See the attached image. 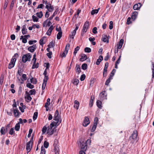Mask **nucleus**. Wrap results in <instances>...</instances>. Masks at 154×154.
<instances>
[{
  "label": "nucleus",
  "mask_w": 154,
  "mask_h": 154,
  "mask_svg": "<svg viewBox=\"0 0 154 154\" xmlns=\"http://www.w3.org/2000/svg\"><path fill=\"white\" fill-rule=\"evenodd\" d=\"M138 135L137 132V130H134L132 134L130 137L129 140L130 141V143L132 144L134 143V141L136 140Z\"/></svg>",
  "instance_id": "f257e3e1"
},
{
  "label": "nucleus",
  "mask_w": 154,
  "mask_h": 154,
  "mask_svg": "<svg viewBox=\"0 0 154 154\" xmlns=\"http://www.w3.org/2000/svg\"><path fill=\"white\" fill-rule=\"evenodd\" d=\"M31 57L30 53L24 54L22 57V61L24 63H26L27 61H29Z\"/></svg>",
  "instance_id": "f03ea898"
},
{
  "label": "nucleus",
  "mask_w": 154,
  "mask_h": 154,
  "mask_svg": "<svg viewBox=\"0 0 154 154\" xmlns=\"http://www.w3.org/2000/svg\"><path fill=\"white\" fill-rule=\"evenodd\" d=\"M79 143L81 149H82V150L84 151H86L87 146V143H86V142H85L84 141L81 140L79 141Z\"/></svg>",
  "instance_id": "7ed1b4c3"
},
{
  "label": "nucleus",
  "mask_w": 154,
  "mask_h": 154,
  "mask_svg": "<svg viewBox=\"0 0 154 154\" xmlns=\"http://www.w3.org/2000/svg\"><path fill=\"white\" fill-rule=\"evenodd\" d=\"M54 120L57 121L56 123V125L58 126L61 123V119L60 116L59 115H54Z\"/></svg>",
  "instance_id": "20e7f679"
},
{
  "label": "nucleus",
  "mask_w": 154,
  "mask_h": 154,
  "mask_svg": "<svg viewBox=\"0 0 154 154\" xmlns=\"http://www.w3.org/2000/svg\"><path fill=\"white\" fill-rule=\"evenodd\" d=\"M10 124H9L6 125L5 128L3 127L1 128L0 130V133L2 135L5 134V133L8 131V128H10Z\"/></svg>",
  "instance_id": "39448f33"
},
{
  "label": "nucleus",
  "mask_w": 154,
  "mask_h": 154,
  "mask_svg": "<svg viewBox=\"0 0 154 154\" xmlns=\"http://www.w3.org/2000/svg\"><path fill=\"white\" fill-rule=\"evenodd\" d=\"M32 141L30 140L26 143V149L27 153L29 152L32 148Z\"/></svg>",
  "instance_id": "423d86ee"
},
{
  "label": "nucleus",
  "mask_w": 154,
  "mask_h": 154,
  "mask_svg": "<svg viewBox=\"0 0 154 154\" xmlns=\"http://www.w3.org/2000/svg\"><path fill=\"white\" fill-rule=\"evenodd\" d=\"M98 120V118L95 117V118L94 124L92 127V129L91 130V132H93L95 131L97 127V125Z\"/></svg>",
  "instance_id": "0eeeda50"
},
{
  "label": "nucleus",
  "mask_w": 154,
  "mask_h": 154,
  "mask_svg": "<svg viewBox=\"0 0 154 154\" xmlns=\"http://www.w3.org/2000/svg\"><path fill=\"white\" fill-rule=\"evenodd\" d=\"M106 91H104L101 92L99 95L100 99L101 100H103L104 99H107V94H105Z\"/></svg>",
  "instance_id": "6e6552de"
},
{
  "label": "nucleus",
  "mask_w": 154,
  "mask_h": 154,
  "mask_svg": "<svg viewBox=\"0 0 154 154\" xmlns=\"http://www.w3.org/2000/svg\"><path fill=\"white\" fill-rule=\"evenodd\" d=\"M36 44L33 45H32L29 47L27 49L31 53H33L37 48Z\"/></svg>",
  "instance_id": "1a4fd4ad"
},
{
  "label": "nucleus",
  "mask_w": 154,
  "mask_h": 154,
  "mask_svg": "<svg viewBox=\"0 0 154 154\" xmlns=\"http://www.w3.org/2000/svg\"><path fill=\"white\" fill-rule=\"evenodd\" d=\"M89 22L86 21L82 29V32H86L88 28L89 25Z\"/></svg>",
  "instance_id": "9d476101"
},
{
  "label": "nucleus",
  "mask_w": 154,
  "mask_h": 154,
  "mask_svg": "<svg viewBox=\"0 0 154 154\" xmlns=\"http://www.w3.org/2000/svg\"><path fill=\"white\" fill-rule=\"evenodd\" d=\"M90 123V122L89 118L87 117H85L83 123V125L85 127L87 126Z\"/></svg>",
  "instance_id": "9b49d317"
},
{
  "label": "nucleus",
  "mask_w": 154,
  "mask_h": 154,
  "mask_svg": "<svg viewBox=\"0 0 154 154\" xmlns=\"http://www.w3.org/2000/svg\"><path fill=\"white\" fill-rule=\"evenodd\" d=\"M109 66V63L108 62L106 63L105 65L104 69H103V77H106V74L107 72V68Z\"/></svg>",
  "instance_id": "f8f14e48"
},
{
  "label": "nucleus",
  "mask_w": 154,
  "mask_h": 154,
  "mask_svg": "<svg viewBox=\"0 0 154 154\" xmlns=\"http://www.w3.org/2000/svg\"><path fill=\"white\" fill-rule=\"evenodd\" d=\"M56 131V129L55 127L52 129L51 128H48L47 131V133L50 135H51L53 134L54 132Z\"/></svg>",
  "instance_id": "ddd939ff"
},
{
  "label": "nucleus",
  "mask_w": 154,
  "mask_h": 154,
  "mask_svg": "<svg viewBox=\"0 0 154 154\" xmlns=\"http://www.w3.org/2000/svg\"><path fill=\"white\" fill-rule=\"evenodd\" d=\"M13 111L15 117H18L19 116L21 115V113L17 109H14Z\"/></svg>",
  "instance_id": "4468645a"
},
{
  "label": "nucleus",
  "mask_w": 154,
  "mask_h": 154,
  "mask_svg": "<svg viewBox=\"0 0 154 154\" xmlns=\"http://www.w3.org/2000/svg\"><path fill=\"white\" fill-rule=\"evenodd\" d=\"M142 5L140 3H138L134 5L133 7V8L134 10H139L141 7L142 6Z\"/></svg>",
  "instance_id": "2eb2a0df"
},
{
  "label": "nucleus",
  "mask_w": 154,
  "mask_h": 154,
  "mask_svg": "<svg viewBox=\"0 0 154 154\" xmlns=\"http://www.w3.org/2000/svg\"><path fill=\"white\" fill-rule=\"evenodd\" d=\"M26 94L27 97H25V99H27L29 101H27L26 100V101L27 102H29L32 99V98L30 96V94H29V93L27 91H26Z\"/></svg>",
  "instance_id": "dca6fc26"
},
{
  "label": "nucleus",
  "mask_w": 154,
  "mask_h": 154,
  "mask_svg": "<svg viewBox=\"0 0 154 154\" xmlns=\"http://www.w3.org/2000/svg\"><path fill=\"white\" fill-rule=\"evenodd\" d=\"M81 58L79 59V60L81 62H83L88 59L87 55L85 54H82L81 55Z\"/></svg>",
  "instance_id": "f3484780"
},
{
  "label": "nucleus",
  "mask_w": 154,
  "mask_h": 154,
  "mask_svg": "<svg viewBox=\"0 0 154 154\" xmlns=\"http://www.w3.org/2000/svg\"><path fill=\"white\" fill-rule=\"evenodd\" d=\"M54 28V27L53 26H51L46 32L47 35H48L50 36L51 35V32Z\"/></svg>",
  "instance_id": "a211bd4d"
},
{
  "label": "nucleus",
  "mask_w": 154,
  "mask_h": 154,
  "mask_svg": "<svg viewBox=\"0 0 154 154\" xmlns=\"http://www.w3.org/2000/svg\"><path fill=\"white\" fill-rule=\"evenodd\" d=\"M75 71L78 74H79L81 72V67L79 65L76 64L75 68Z\"/></svg>",
  "instance_id": "6ab92c4d"
},
{
  "label": "nucleus",
  "mask_w": 154,
  "mask_h": 154,
  "mask_svg": "<svg viewBox=\"0 0 154 154\" xmlns=\"http://www.w3.org/2000/svg\"><path fill=\"white\" fill-rule=\"evenodd\" d=\"M22 33L23 35L27 34V30L26 28V25H24L23 26L22 29Z\"/></svg>",
  "instance_id": "aec40b11"
},
{
  "label": "nucleus",
  "mask_w": 154,
  "mask_h": 154,
  "mask_svg": "<svg viewBox=\"0 0 154 154\" xmlns=\"http://www.w3.org/2000/svg\"><path fill=\"white\" fill-rule=\"evenodd\" d=\"M59 29H60V31H59V32L57 35V38L58 39H60L62 36V32L61 30V28L60 27H59Z\"/></svg>",
  "instance_id": "412c9836"
},
{
  "label": "nucleus",
  "mask_w": 154,
  "mask_h": 154,
  "mask_svg": "<svg viewBox=\"0 0 154 154\" xmlns=\"http://www.w3.org/2000/svg\"><path fill=\"white\" fill-rule=\"evenodd\" d=\"M138 12L137 11H134L132 14L131 18L132 20H134L137 18L138 15Z\"/></svg>",
  "instance_id": "4be33fe9"
},
{
  "label": "nucleus",
  "mask_w": 154,
  "mask_h": 154,
  "mask_svg": "<svg viewBox=\"0 0 154 154\" xmlns=\"http://www.w3.org/2000/svg\"><path fill=\"white\" fill-rule=\"evenodd\" d=\"M124 42V40L123 39H121L119 43L117 44V48L119 49H121L122 46Z\"/></svg>",
  "instance_id": "5701e85b"
},
{
  "label": "nucleus",
  "mask_w": 154,
  "mask_h": 154,
  "mask_svg": "<svg viewBox=\"0 0 154 154\" xmlns=\"http://www.w3.org/2000/svg\"><path fill=\"white\" fill-rule=\"evenodd\" d=\"M46 8H47L48 11L50 12H52L54 10V7L53 5L48 7V5H46Z\"/></svg>",
  "instance_id": "b1692460"
},
{
  "label": "nucleus",
  "mask_w": 154,
  "mask_h": 154,
  "mask_svg": "<svg viewBox=\"0 0 154 154\" xmlns=\"http://www.w3.org/2000/svg\"><path fill=\"white\" fill-rule=\"evenodd\" d=\"M79 102L77 100H75L74 101V107L75 108L77 109H78L79 106Z\"/></svg>",
  "instance_id": "393cba45"
},
{
  "label": "nucleus",
  "mask_w": 154,
  "mask_h": 154,
  "mask_svg": "<svg viewBox=\"0 0 154 154\" xmlns=\"http://www.w3.org/2000/svg\"><path fill=\"white\" fill-rule=\"evenodd\" d=\"M31 83L33 84H36L37 83V80L36 79L32 77L30 79Z\"/></svg>",
  "instance_id": "a878e982"
},
{
  "label": "nucleus",
  "mask_w": 154,
  "mask_h": 154,
  "mask_svg": "<svg viewBox=\"0 0 154 154\" xmlns=\"http://www.w3.org/2000/svg\"><path fill=\"white\" fill-rule=\"evenodd\" d=\"M97 106L100 109L102 108V102L100 100H98L96 102Z\"/></svg>",
  "instance_id": "bb28decb"
},
{
  "label": "nucleus",
  "mask_w": 154,
  "mask_h": 154,
  "mask_svg": "<svg viewBox=\"0 0 154 154\" xmlns=\"http://www.w3.org/2000/svg\"><path fill=\"white\" fill-rule=\"evenodd\" d=\"M46 37L44 36L42 38L40 39L39 40V44L40 45H41L43 47V45L45 44L44 42H43V40L44 38H45Z\"/></svg>",
  "instance_id": "cd10ccee"
},
{
  "label": "nucleus",
  "mask_w": 154,
  "mask_h": 154,
  "mask_svg": "<svg viewBox=\"0 0 154 154\" xmlns=\"http://www.w3.org/2000/svg\"><path fill=\"white\" fill-rule=\"evenodd\" d=\"M16 60V59L15 58H12L9 64H11L14 66Z\"/></svg>",
  "instance_id": "c85d7f7f"
},
{
  "label": "nucleus",
  "mask_w": 154,
  "mask_h": 154,
  "mask_svg": "<svg viewBox=\"0 0 154 154\" xmlns=\"http://www.w3.org/2000/svg\"><path fill=\"white\" fill-rule=\"evenodd\" d=\"M95 79L93 78H92L90 81V86L92 87L94 83V82Z\"/></svg>",
  "instance_id": "c756f323"
},
{
  "label": "nucleus",
  "mask_w": 154,
  "mask_h": 154,
  "mask_svg": "<svg viewBox=\"0 0 154 154\" xmlns=\"http://www.w3.org/2000/svg\"><path fill=\"white\" fill-rule=\"evenodd\" d=\"M54 17L52 15L49 18L47 19L45 21H44V22H43V27H45V24H46V23L47 22V20H51L53 19V18Z\"/></svg>",
  "instance_id": "7c9ffc66"
},
{
  "label": "nucleus",
  "mask_w": 154,
  "mask_h": 154,
  "mask_svg": "<svg viewBox=\"0 0 154 154\" xmlns=\"http://www.w3.org/2000/svg\"><path fill=\"white\" fill-rule=\"evenodd\" d=\"M32 18L33 20V21L34 22H37L38 21V18L36 17V16L34 15H33L32 16Z\"/></svg>",
  "instance_id": "2f4dec72"
},
{
  "label": "nucleus",
  "mask_w": 154,
  "mask_h": 154,
  "mask_svg": "<svg viewBox=\"0 0 154 154\" xmlns=\"http://www.w3.org/2000/svg\"><path fill=\"white\" fill-rule=\"evenodd\" d=\"M26 87L30 89H32L34 88V86L30 83H28L26 84Z\"/></svg>",
  "instance_id": "473e14b6"
},
{
  "label": "nucleus",
  "mask_w": 154,
  "mask_h": 154,
  "mask_svg": "<svg viewBox=\"0 0 154 154\" xmlns=\"http://www.w3.org/2000/svg\"><path fill=\"white\" fill-rule=\"evenodd\" d=\"M94 97H93V98H92V96L91 97V100L90 101L89 104V106L91 107L93 106V101L94 100Z\"/></svg>",
  "instance_id": "72a5a7b5"
},
{
  "label": "nucleus",
  "mask_w": 154,
  "mask_h": 154,
  "mask_svg": "<svg viewBox=\"0 0 154 154\" xmlns=\"http://www.w3.org/2000/svg\"><path fill=\"white\" fill-rule=\"evenodd\" d=\"M20 124L19 123H17L16 124L15 127V129L16 131H19L20 128Z\"/></svg>",
  "instance_id": "f704fd0d"
},
{
  "label": "nucleus",
  "mask_w": 154,
  "mask_h": 154,
  "mask_svg": "<svg viewBox=\"0 0 154 154\" xmlns=\"http://www.w3.org/2000/svg\"><path fill=\"white\" fill-rule=\"evenodd\" d=\"M87 67L88 66L87 64L85 63L82 65V69L85 70L87 69Z\"/></svg>",
  "instance_id": "c9c22d12"
},
{
  "label": "nucleus",
  "mask_w": 154,
  "mask_h": 154,
  "mask_svg": "<svg viewBox=\"0 0 154 154\" xmlns=\"http://www.w3.org/2000/svg\"><path fill=\"white\" fill-rule=\"evenodd\" d=\"M46 150L42 146L41 148V151L40 154H45Z\"/></svg>",
  "instance_id": "e433bc0d"
},
{
  "label": "nucleus",
  "mask_w": 154,
  "mask_h": 154,
  "mask_svg": "<svg viewBox=\"0 0 154 154\" xmlns=\"http://www.w3.org/2000/svg\"><path fill=\"white\" fill-rule=\"evenodd\" d=\"M107 37V36L106 35H105V36L103 37H102V40L104 42H107V43H108L109 40L108 39H107L106 38Z\"/></svg>",
  "instance_id": "4c0bfd02"
},
{
  "label": "nucleus",
  "mask_w": 154,
  "mask_h": 154,
  "mask_svg": "<svg viewBox=\"0 0 154 154\" xmlns=\"http://www.w3.org/2000/svg\"><path fill=\"white\" fill-rule=\"evenodd\" d=\"M80 49V47L79 46H77L75 48L74 50V52L73 54L74 55H75L77 51L79 50Z\"/></svg>",
  "instance_id": "58836bf2"
},
{
  "label": "nucleus",
  "mask_w": 154,
  "mask_h": 154,
  "mask_svg": "<svg viewBox=\"0 0 154 154\" xmlns=\"http://www.w3.org/2000/svg\"><path fill=\"white\" fill-rule=\"evenodd\" d=\"M9 134L11 135H15V132L14 131V128H11L9 132Z\"/></svg>",
  "instance_id": "ea45409f"
},
{
  "label": "nucleus",
  "mask_w": 154,
  "mask_h": 154,
  "mask_svg": "<svg viewBox=\"0 0 154 154\" xmlns=\"http://www.w3.org/2000/svg\"><path fill=\"white\" fill-rule=\"evenodd\" d=\"M84 51L85 52L89 53L91 51V49L88 47H86L84 49Z\"/></svg>",
  "instance_id": "a19ab883"
},
{
  "label": "nucleus",
  "mask_w": 154,
  "mask_h": 154,
  "mask_svg": "<svg viewBox=\"0 0 154 154\" xmlns=\"http://www.w3.org/2000/svg\"><path fill=\"white\" fill-rule=\"evenodd\" d=\"M24 65L22 62H20L19 63L18 66V69L21 68V69H22L24 67Z\"/></svg>",
  "instance_id": "79ce46f5"
},
{
  "label": "nucleus",
  "mask_w": 154,
  "mask_h": 154,
  "mask_svg": "<svg viewBox=\"0 0 154 154\" xmlns=\"http://www.w3.org/2000/svg\"><path fill=\"white\" fill-rule=\"evenodd\" d=\"M8 0H5V3L4 4V5L3 6V9L4 10H5L8 6Z\"/></svg>",
  "instance_id": "37998d69"
},
{
  "label": "nucleus",
  "mask_w": 154,
  "mask_h": 154,
  "mask_svg": "<svg viewBox=\"0 0 154 154\" xmlns=\"http://www.w3.org/2000/svg\"><path fill=\"white\" fill-rule=\"evenodd\" d=\"M56 122H55L54 121L52 122L50 125V127L49 126L48 128H52L55 125V126L56 127H57V125H56Z\"/></svg>",
  "instance_id": "c03bdc74"
},
{
  "label": "nucleus",
  "mask_w": 154,
  "mask_h": 154,
  "mask_svg": "<svg viewBox=\"0 0 154 154\" xmlns=\"http://www.w3.org/2000/svg\"><path fill=\"white\" fill-rule=\"evenodd\" d=\"M55 44L53 43V41L49 43V44L48 45V46L49 48L54 47V46Z\"/></svg>",
  "instance_id": "a18cd8bd"
},
{
  "label": "nucleus",
  "mask_w": 154,
  "mask_h": 154,
  "mask_svg": "<svg viewBox=\"0 0 154 154\" xmlns=\"http://www.w3.org/2000/svg\"><path fill=\"white\" fill-rule=\"evenodd\" d=\"M30 95H35V94L36 91L35 89H32L29 91Z\"/></svg>",
  "instance_id": "49530a36"
},
{
  "label": "nucleus",
  "mask_w": 154,
  "mask_h": 154,
  "mask_svg": "<svg viewBox=\"0 0 154 154\" xmlns=\"http://www.w3.org/2000/svg\"><path fill=\"white\" fill-rule=\"evenodd\" d=\"M38 113L37 112H34L33 117V119L34 120H35L38 117Z\"/></svg>",
  "instance_id": "de8ad7c7"
},
{
  "label": "nucleus",
  "mask_w": 154,
  "mask_h": 154,
  "mask_svg": "<svg viewBox=\"0 0 154 154\" xmlns=\"http://www.w3.org/2000/svg\"><path fill=\"white\" fill-rule=\"evenodd\" d=\"M44 146L45 148H48L49 146V143L46 141H45L44 143Z\"/></svg>",
  "instance_id": "09e8293b"
},
{
  "label": "nucleus",
  "mask_w": 154,
  "mask_h": 154,
  "mask_svg": "<svg viewBox=\"0 0 154 154\" xmlns=\"http://www.w3.org/2000/svg\"><path fill=\"white\" fill-rule=\"evenodd\" d=\"M79 82V80L75 78L74 79V82H73V83L75 85H78Z\"/></svg>",
  "instance_id": "8fccbe9b"
},
{
  "label": "nucleus",
  "mask_w": 154,
  "mask_h": 154,
  "mask_svg": "<svg viewBox=\"0 0 154 154\" xmlns=\"http://www.w3.org/2000/svg\"><path fill=\"white\" fill-rule=\"evenodd\" d=\"M47 127L45 126H44L42 128V134H44L47 131Z\"/></svg>",
  "instance_id": "3c124183"
},
{
  "label": "nucleus",
  "mask_w": 154,
  "mask_h": 154,
  "mask_svg": "<svg viewBox=\"0 0 154 154\" xmlns=\"http://www.w3.org/2000/svg\"><path fill=\"white\" fill-rule=\"evenodd\" d=\"M86 77V76L85 74H83L80 77V80L81 81H84Z\"/></svg>",
  "instance_id": "603ef678"
},
{
  "label": "nucleus",
  "mask_w": 154,
  "mask_h": 154,
  "mask_svg": "<svg viewBox=\"0 0 154 154\" xmlns=\"http://www.w3.org/2000/svg\"><path fill=\"white\" fill-rule=\"evenodd\" d=\"M98 13V10H96V9H95L94 10H92L91 11V14L92 15H93L95 14H97Z\"/></svg>",
  "instance_id": "864d4df0"
},
{
  "label": "nucleus",
  "mask_w": 154,
  "mask_h": 154,
  "mask_svg": "<svg viewBox=\"0 0 154 154\" xmlns=\"http://www.w3.org/2000/svg\"><path fill=\"white\" fill-rule=\"evenodd\" d=\"M109 58V53L108 52L106 54V56L104 59L105 61H107Z\"/></svg>",
  "instance_id": "5fc2aeb1"
},
{
  "label": "nucleus",
  "mask_w": 154,
  "mask_h": 154,
  "mask_svg": "<svg viewBox=\"0 0 154 154\" xmlns=\"http://www.w3.org/2000/svg\"><path fill=\"white\" fill-rule=\"evenodd\" d=\"M13 108L11 109L10 110V111H7V114L10 116H11L12 114V112L13 111Z\"/></svg>",
  "instance_id": "6e6d98bb"
},
{
  "label": "nucleus",
  "mask_w": 154,
  "mask_h": 154,
  "mask_svg": "<svg viewBox=\"0 0 154 154\" xmlns=\"http://www.w3.org/2000/svg\"><path fill=\"white\" fill-rule=\"evenodd\" d=\"M4 76L2 75H1L0 77V84L2 85L3 84Z\"/></svg>",
  "instance_id": "4d7b16f0"
},
{
  "label": "nucleus",
  "mask_w": 154,
  "mask_h": 154,
  "mask_svg": "<svg viewBox=\"0 0 154 154\" xmlns=\"http://www.w3.org/2000/svg\"><path fill=\"white\" fill-rule=\"evenodd\" d=\"M23 71V70L22 69H21V68L18 69V73L19 75L21 76L22 75Z\"/></svg>",
  "instance_id": "13d9d810"
},
{
  "label": "nucleus",
  "mask_w": 154,
  "mask_h": 154,
  "mask_svg": "<svg viewBox=\"0 0 154 154\" xmlns=\"http://www.w3.org/2000/svg\"><path fill=\"white\" fill-rule=\"evenodd\" d=\"M113 27V23L112 21H110L109 22V29H112Z\"/></svg>",
  "instance_id": "bf43d9fd"
},
{
  "label": "nucleus",
  "mask_w": 154,
  "mask_h": 154,
  "mask_svg": "<svg viewBox=\"0 0 154 154\" xmlns=\"http://www.w3.org/2000/svg\"><path fill=\"white\" fill-rule=\"evenodd\" d=\"M52 52L51 51L49 52V53L47 54V55L49 58L51 59V55L52 54Z\"/></svg>",
  "instance_id": "052dcab7"
},
{
  "label": "nucleus",
  "mask_w": 154,
  "mask_h": 154,
  "mask_svg": "<svg viewBox=\"0 0 154 154\" xmlns=\"http://www.w3.org/2000/svg\"><path fill=\"white\" fill-rule=\"evenodd\" d=\"M131 18L130 17H128L127 19V24L128 25H129L131 23Z\"/></svg>",
  "instance_id": "680f3d73"
},
{
  "label": "nucleus",
  "mask_w": 154,
  "mask_h": 154,
  "mask_svg": "<svg viewBox=\"0 0 154 154\" xmlns=\"http://www.w3.org/2000/svg\"><path fill=\"white\" fill-rule=\"evenodd\" d=\"M97 28L96 27H94L92 29V32L94 34H95L97 33Z\"/></svg>",
  "instance_id": "e2e57ef3"
},
{
  "label": "nucleus",
  "mask_w": 154,
  "mask_h": 154,
  "mask_svg": "<svg viewBox=\"0 0 154 154\" xmlns=\"http://www.w3.org/2000/svg\"><path fill=\"white\" fill-rule=\"evenodd\" d=\"M49 78L47 75H45V77L43 80V82H45L47 83V81L48 80Z\"/></svg>",
  "instance_id": "0e129e2a"
},
{
  "label": "nucleus",
  "mask_w": 154,
  "mask_h": 154,
  "mask_svg": "<svg viewBox=\"0 0 154 154\" xmlns=\"http://www.w3.org/2000/svg\"><path fill=\"white\" fill-rule=\"evenodd\" d=\"M47 83L45 82H43L42 84V90H43L44 89H45V86L46 85Z\"/></svg>",
  "instance_id": "69168bd1"
},
{
  "label": "nucleus",
  "mask_w": 154,
  "mask_h": 154,
  "mask_svg": "<svg viewBox=\"0 0 154 154\" xmlns=\"http://www.w3.org/2000/svg\"><path fill=\"white\" fill-rule=\"evenodd\" d=\"M44 5H43V4H40L38 5V7L37 8V9L42 8L44 7Z\"/></svg>",
  "instance_id": "338daca9"
},
{
  "label": "nucleus",
  "mask_w": 154,
  "mask_h": 154,
  "mask_svg": "<svg viewBox=\"0 0 154 154\" xmlns=\"http://www.w3.org/2000/svg\"><path fill=\"white\" fill-rule=\"evenodd\" d=\"M102 60L100 59H98L97 60V61L96 62V64L97 65H99L100 63L101 62Z\"/></svg>",
  "instance_id": "774afa93"
}]
</instances>
